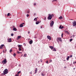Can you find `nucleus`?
<instances>
[{
  "mask_svg": "<svg viewBox=\"0 0 76 76\" xmlns=\"http://www.w3.org/2000/svg\"><path fill=\"white\" fill-rule=\"evenodd\" d=\"M34 6H35L36 4V3H34Z\"/></svg>",
  "mask_w": 76,
  "mask_h": 76,
  "instance_id": "obj_42",
  "label": "nucleus"
},
{
  "mask_svg": "<svg viewBox=\"0 0 76 76\" xmlns=\"http://www.w3.org/2000/svg\"><path fill=\"white\" fill-rule=\"evenodd\" d=\"M61 26H62L61 25L60 26H59V28L60 29H62L64 28V26H62V27Z\"/></svg>",
  "mask_w": 76,
  "mask_h": 76,
  "instance_id": "obj_12",
  "label": "nucleus"
},
{
  "mask_svg": "<svg viewBox=\"0 0 76 76\" xmlns=\"http://www.w3.org/2000/svg\"><path fill=\"white\" fill-rule=\"evenodd\" d=\"M42 75V76H45V74H44L42 73L41 74Z\"/></svg>",
  "mask_w": 76,
  "mask_h": 76,
  "instance_id": "obj_29",
  "label": "nucleus"
},
{
  "mask_svg": "<svg viewBox=\"0 0 76 76\" xmlns=\"http://www.w3.org/2000/svg\"><path fill=\"white\" fill-rule=\"evenodd\" d=\"M46 63H47L48 64V61H46Z\"/></svg>",
  "mask_w": 76,
  "mask_h": 76,
  "instance_id": "obj_41",
  "label": "nucleus"
},
{
  "mask_svg": "<svg viewBox=\"0 0 76 76\" xmlns=\"http://www.w3.org/2000/svg\"><path fill=\"white\" fill-rule=\"evenodd\" d=\"M11 28V27L10 28Z\"/></svg>",
  "mask_w": 76,
  "mask_h": 76,
  "instance_id": "obj_57",
  "label": "nucleus"
},
{
  "mask_svg": "<svg viewBox=\"0 0 76 76\" xmlns=\"http://www.w3.org/2000/svg\"><path fill=\"white\" fill-rule=\"evenodd\" d=\"M47 38H48V39L49 40H51V37L50 36H48L47 37Z\"/></svg>",
  "mask_w": 76,
  "mask_h": 76,
  "instance_id": "obj_8",
  "label": "nucleus"
},
{
  "mask_svg": "<svg viewBox=\"0 0 76 76\" xmlns=\"http://www.w3.org/2000/svg\"><path fill=\"white\" fill-rule=\"evenodd\" d=\"M39 23V21H38L36 23V24L37 25V24H38Z\"/></svg>",
  "mask_w": 76,
  "mask_h": 76,
  "instance_id": "obj_21",
  "label": "nucleus"
},
{
  "mask_svg": "<svg viewBox=\"0 0 76 76\" xmlns=\"http://www.w3.org/2000/svg\"><path fill=\"white\" fill-rule=\"evenodd\" d=\"M4 46V45H2L1 46H0V49H2V47H3Z\"/></svg>",
  "mask_w": 76,
  "mask_h": 76,
  "instance_id": "obj_14",
  "label": "nucleus"
},
{
  "mask_svg": "<svg viewBox=\"0 0 76 76\" xmlns=\"http://www.w3.org/2000/svg\"><path fill=\"white\" fill-rule=\"evenodd\" d=\"M21 38V36H18V37L17 39H19Z\"/></svg>",
  "mask_w": 76,
  "mask_h": 76,
  "instance_id": "obj_17",
  "label": "nucleus"
},
{
  "mask_svg": "<svg viewBox=\"0 0 76 76\" xmlns=\"http://www.w3.org/2000/svg\"><path fill=\"white\" fill-rule=\"evenodd\" d=\"M49 16L48 18V20H51L52 18V16L51 14H49Z\"/></svg>",
  "mask_w": 76,
  "mask_h": 76,
  "instance_id": "obj_4",
  "label": "nucleus"
},
{
  "mask_svg": "<svg viewBox=\"0 0 76 76\" xmlns=\"http://www.w3.org/2000/svg\"><path fill=\"white\" fill-rule=\"evenodd\" d=\"M41 28H42V26H41Z\"/></svg>",
  "mask_w": 76,
  "mask_h": 76,
  "instance_id": "obj_50",
  "label": "nucleus"
},
{
  "mask_svg": "<svg viewBox=\"0 0 76 76\" xmlns=\"http://www.w3.org/2000/svg\"><path fill=\"white\" fill-rule=\"evenodd\" d=\"M63 35H64V34H63V33L62 34H61V37H63Z\"/></svg>",
  "mask_w": 76,
  "mask_h": 76,
  "instance_id": "obj_30",
  "label": "nucleus"
},
{
  "mask_svg": "<svg viewBox=\"0 0 76 76\" xmlns=\"http://www.w3.org/2000/svg\"><path fill=\"white\" fill-rule=\"evenodd\" d=\"M38 18H36V19H37Z\"/></svg>",
  "mask_w": 76,
  "mask_h": 76,
  "instance_id": "obj_51",
  "label": "nucleus"
},
{
  "mask_svg": "<svg viewBox=\"0 0 76 76\" xmlns=\"http://www.w3.org/2000/svg\"><path fill=\"white\" fill-rule=\"evenodd\" d=\"M16 54L14 53L13 54V56H14L15 57L16 56Z\"/></svg>",
  "mask_w": 76,
  "mask_h": 76,
  "instance_id": "obj_26",
  "label": "nucleus"
},
{
  "mask_svg": "<svg viewBox=\"0 0 76 76\" xmlns=\"http://www.w3.org/2000/svg\"><path fill=\"white\" fill-rule=\"evenodd\" d=\"M53 51H56V48H54L53 49Z\"/></svg>",
  "mask_w": 76,
  "mask_h": 76,
  "instance_id": "obj_23",
  "label": "nucleus"
},
{
  "mask_svg": "<svg viewBox=\"0 0 76 76\" xmlns=\"http://www.w3.org/2000/svg\"><path fill=\"white\" fill-rule=\"evenodd\" d=\"M72 20V19H71V20Z\"/></svg>",
  "mask_w": 76,
  "mask_h": 76,
  "instance_id": "obj_55",
  "label": "nucleus"
},
{
  "mask_svg": "<svg viewBox=\"0 0 76 76\" xmlns=\"http://www.w3.org/2000/svg\"><path fill=\"white\" fill-rule=\"evenodd\" d=\"M10 13H8L7 14V16H10Z\"/></svg>",
  "mask_w": 76,
  "mask_h": 76,
  "instance_id": "obj_28",
  "label": "nucleus"
},
{
  "mask_svg": "<svg viewBox=\"0 0 76 76\" xmlns=\"http://www.w3.org/2000/svg\"><path fill=\"white\" fill-rule=\"evenodd\" d=\"M20 53H22L21 52H20Z\"/></svg>",
  "mask_w": 76,
  "mask_h": 76,
  "instance_id": "obj_53",
  "label": "nucleus"
},
{
  "mask_svg": "<svg viewBox=\"0 0 76 76\" xmlns=\"http://www.w3.org/2000/svg\"><path fill=\"white\" fill-rule=\"evenodd\" d=\"M76 63V61H75V62H74L73 64H75Z\"/></svg>",
  "mask_w": 76,
  "mask_h": 76,
  "instance_id": "obj_39",
  "label": "nucleus"
},
{
  "mask_svg": "<svg viewBox=\"0 0 76 76\" xmlns=\"http://www.w3.org/2000/svg\"><path fill=\"white\" fill-rule=\"evenodd\" d=\"M72 39H70L69 41H70V42H71L72 41Z\"/></svg>",
  "mask_w": 76,
  "mask_h": 76,
  "instance_id": "obj_37",
  "label": "nucleus"
},
{
  "mask_svg": "<svg viewBox=\"0 0 76 76\" xmlns=\"http://www.w3.org/2000/svg\"><path fill=\"white\" fill-rule=\"evenodd\" d=\"M31 73V74H32V73Z\"/></svg>",
  "mask_w": 76,
  "mask_h": 76,
  "instance_id": "obj_56",
  "label": "nucleus"
},
{
  "mask_svg": "<svg viewBox=\"0 0 76 76\" xmlns=\"http://www.w3.org/2000/svg\"><path fill=\"white\" fill-rule=\"evenodd\" d=\"M51 16H52V17H54V15L53 14H52V15H51Z\"/></svg>",
  "mask_w": 76,
  "mask_h": 76,
  "instance_id": "obj_36",
  "label": "nucleus"
},
{
  "mask_svg": "<svg viewBox=\"0 0 76 76\" xmlns=\"http://www.w3.org/2000/svg\"><path fill=\"white\" fill-rule=\"evenodd\" d=\"M11 36H14V34H11Z\"/></svg>",
  "mask_w": 76,
  "mask_h": 76,
  "instance_id": "obj_38",
  "label": "nucleus"
},
{
  "mask_svg": "<svg viewBox=\"0 0 76 76\" xmlns=\"http://www.w3.org/2000/svg\"><path fill=\"white\" fill-rule=\"evenodd\" d=\"M40 61H41V62H42V59H41L40 60Z\"/></svg>",
  "mask_w": 76,
  "mask_h": 76,
  "instance_id": "obj_35",
  "label": "nucleus"
},
{
  "mask_svg": "<svg viewBox=\"0 0 76 76\" xmlns=\"http://www.w3.org/2000/svg\"><path fill=\"white\" fill-rule=\"evenodd\" d=\"M4 52V51H3V52Z\"/></svg>",
  "mask_w": 76,
  "mask_h": 76,
  "instance_id": "obj_52",
  "label": "nucleus"
},
{
  "mask_svg": "<svg viewBox=\"0 0 76 76\" xmlns=\"http://www.w3.org/2000/svg\"><path fill=\"white\" fill-rule=\"evenodd\" d=\"M19 74H17L16 75H15V76H19Z\"/></svg>",
  "mask_w": 76,
  "mask_h": 76,
  "instance_id": "obj_40",
  "label": "nucleus"
},
{
  "mask_svg": "<svg viewBox=\"0 0 76 76\" xmlns=\"http://www.w3.org/2000/svg\"><path fill=\"white\" fill-rule=\"evenodd\" d=\"M8 42H12V40H11V38H9L8 39Z\"/></svg>",
  "mask_w": 76,
  "mask_h": 76,
  "instance_id": "obj_11",
  "label": "nucleus"
},
{
  "mask_svg": "<svg viewBox=\"0 0 76 76\" xmlns=\"http://www.w3.org/2000/svg\"><path fill=\"white\" fill-rule=\"evenodd\" d=\"M50 62H52V60H50Z\"/></svg>",
  "mask_w": 76,
  "mask_h": 76,
  "instance_id": "obj_44",
  "label": "nucleus"
},
{
  "mask_svg": "<svg viewBox=\"0 0 76 76\" xmlns=\"http://www.w3.org/2000/svg\"><path fill=\"white\" fill-rule=\"evenodd\" d=\"M37 20V18H35L34 19V20Z\"/></svg>",
  "mask_w": 76,
  "mask_h": 76,
  "instance_id": "obj_32",
  "label": "nucleus"
},
{
  "mask_svg": "<svg viewBox=\"0 0 76 76\" xmlns=\"http://www.w3.org/2000/svg\"><path fill=\"white\" fill-rule=\"evenodd\" d=\"M17 30V29L15 27L13 29V30L15 31H16Z\"/></svg>",
  "mask_w": 76,
  "mask_h": 76,
  "instance_id": "obj_18",
  "label": "nucleus"
},
{
  "mask_svg": "<svg viewBox=\"0 0 76 76\" xmlns=\"http://www.w3.org/2000/svg\"><path fill=\"white\" fill-rule=\"evenodd\" d=\"M12 51V49H10V53H11Z\"/></svg>",
  "mask_w": 76,
  "mask_h": 76,
  "instance_id": "obj_24",
  "label": "nucleus"
},
{
  "mask_svg": "<svg viewBox=\"0 0 76 76\" xmlns=\"http://www.w3.org/2000/svg\"><path fill=\"white\" fill-rule=\"evenodd\" d=\"M18 50L19 51H20L21 50V49L20 48H19L18 49Z\"/></svg>",
  "mask_w": 76,
  "mask_h": 76,
  "instance_id": "obj_25",
  "label": "nucleus"
},
{
  "mask_svg": "<svg viewBox=\"0 0 76 76\" xmlns=\"http://www.w3.org/2000/svg\"><path fill=\"white\" fill-rule=\"evenodd\" d=\"M70 58V57L69 56H68L67 58H66L67 60H69V58Z\"/></svg>",
  "mask_w": 76,
  "mask_h": 76,
  "instance_id": "obj_19",
  "label": "nucleus"
},
{
  "mask_svg": "<svg viewBox=\"0 0 76 76\" xmlns=\"http://www.w3.org/2000/svg\"><path fill=\"white\" fill-rule=\"evenodd\" d=\"M9 72V71H8V69H4V71H3V73L4 74H7Z\"/></svg>",
  "mask_w": 76,
  "mask_h": 76,
  "instance_id": "obj_3",
  "label": "nucleus"
},
{
  "mask_svg": "<svg viewBox=\"0 0 76 76\" xmlns=\"http://www.w3.org/2000/svg\"><path fill=\"white\" fill-rule=\"evenodd\" d=\"M19 26L20 27L22 28L23 26V25L22 24H20V25Z\"/></svg>",
  "mask_w": 76,
  "mask_h": 76,
  "instance_id": "obj_16",
  "label": "nucleus"
},
{
  "mask_svg": "<svg viewBox=\"0 0 76 76\" xmlns=\"http://www.w3.org/2000/svg\"><path fill=\"white\" fill-rule=\"evenodd\" d=\"M54 1H56L57 0H54Z\"/></svg>",
  "mask_w": 76,
  "mask_h": 76,
  "instance_id": "obj_45",
  "label": "nucleus"
},
{
  "mask_svg": "<svg viewBox=\"0 0 76 76\" xmlns=\"http://www.w3.org/2000/svg\"><path fill=\"white\" fill-rule=\"evenodd\" d=\"M25 24V23H23L22 24V25H24Z\"/></svg>",
  "mask_w": 76,
  "mask_h": 76,
  "instance_id": "obj_43",
  "label": "nucleus"
},
{
  "mask_svg": "<svg viewBox=\"0 0 76 76\" xmlns=\"http://www.w3.org/2000/svg\"><path fill=\"white\" fill-rule=\"evenodd\" d=\"M57 40L58 43H59V41L62 42L61 39V37H58L57 38Z\"/></svg>",
  "mask_w": 76,
  "mask_h": 76,
  "instance_id": "obj_2",
  "label": "nucleus"
},
{
  "mask_svg": "<svg viewBox=\"0 0 76 76\" xmlns=\"http://www.w3.org/2000/svg\"><path fill=\"white\" fill-rule=\"evenodd\" d=\"M20 73H21V72L20 71H19L18 72H17V73L18 74H20Z\"/></svg>",
  "mask_w": 76,
  "mask_h": 76,
  "instance_id": "obj_27",
  "label": "nucleus"
},
{
  "mask_svg": "<svg viewBox=\"0 0 76 76\" xmlns=\"http://www.w3.org/2000/svg\"><path fill=\"white\" fill-rule=\"evenodd\" d=\"M18 47L20 48H22V45H18Z\"/></svg>",
  "mask_w": 76,
  "mask_h": 76,
  "instance_id": "obj_9",
  "label": "nucleus"
},
{
  "mask_svg": "<svg viewBox=\"0 0 76 76\" xmlns=\"http://www.w3.org/2000/svg\"><path fill=\"white\" fill-rule=\"evenodd\" d=\"M6 51H7V50H5V53H6Z\"/></svg>",
  "mask_w": 76,
  "mask_h": 76,
  "instance_id": "obj_46",
  "label": "nucleus"
},
{
  "mask_svg": "<svg viewBox=\"0 0 76 76\" xmlns=\"http://www.w3.org/2000/svg\"><path fill=\"white\" fill-rule=\"evenodd\" d=\"M33 43V41L32 40L30 41L29 42V43L30 44H32Z\"/></svg>",
  "mask_w": 76,
  "mask_h": 76,
  "instance_id": "obj_10",
  "label": "nucleus"
},
{
  "mask_svg": "<svg viewBox=\"0 0 76 76\" xmlns=\"http://www.w3.org/2000/svg\"><path fill=\"white\" fill-rule=\"evenodd\" d=\"M39 61H38V63H39Z\"/></svg>",
  "mask_w": 76,
  "mask_h": 76,
  "instance_id": "obj_49",
  "label": "nucleus"
},
{
  "mask_svg": "<svg viewBox=\"0 0 76 76\" xmlns=\"http://www.w3.org/2000/svg\"><path fill=\"white\" fill-rule=\"evenodd\" d=\"M64 32H65V33H66L68 35H69V32H68V31H66V30H65L64 31Z\"/></svg>",
  "mask_w": 76,
  "mask_h": 76,
  "instance_id": "obj_7",
  "label": "nucleus"
},
{
  "mask_svg": "<svg viewBox=\"0 0 76 76\" xmlns=\"http://www.w3.org/2000/svg\"><path fill=\"white\" fill-rule=\"evenodd\" d=\"M72 55H70V56H69V57H70V58H72Z\"/></svg>",
  "mask_w": 76,
  "mask_h": 76,
  "instance_id": "obj_34",
  "label": "nucleus"
},
{
  "mask_svg": "<svg viewBox=\"0 0 76 76\" xmlns=\"http://www.w3.org/2000/svg\"><path fill=\"white\" fill-rule=\"evenodd\" d=\"M6 58H5L4 60L2 61V63H3V64L4 65V64L7 63V61L6 60Z\"/></svg>",
  "mask_w": 76,
  "mask_h": 76,
  "instance_id": "obj_1",
  "label": "nucleus"
},
{
  "mask_svg": "<svg viewBox=\"0 0 76 76\" xmlns=\"http://www.w3.org/2000/svg\"><path fill=\"white\" fill-rule=\"evenodd\" d=\"M54 24V22L53 21H52L50 23V26L52 27L53 26V25Z\"/></svg>",
  "mask_w": 76,
  "mask_h": 76,
  "instance_id": "obj_5",
  "label": "nucleus"
},
{
  "mask_svg": "<svg viewBox=\"0 0 76 76\" xmlns=\"http://www.w3.org/2000/svg\"><path fill=\"white\" fill-rule=\"evenodd\" d=\"M29 16V14H27V15H26V16L27 17H28Z\"/></svg>",
  "mask_w": 76,
  "mask_h": 76,
  "instance_id": "obj_31",
  "label": "nucleus"
},
{
  "mask_svg": "<svg viewBox=\"0 0 76 76\" xmlns=\"http://www.w3.org/2000/svg\"><path fill=\"white\" fill-rule=\"evenodd\" d=\"M62 16H61L59 18V19L60 20L62 19Z\"/></svg>",
  "mask_w": 76,
  "mask_h": 76,
  "instance_id": "obj_20",
  "label": "nucleus"
},
{
  "mask_svg": "<svg viewBox=\"0 0 76 76\" xmlns=\"http://www.w3.org/2000/svg\"><path fill=\"white\" fill-rule=\"evenodd\" d=\"M37 68H36L35 69V74H36L37 72Z\"/></svg>",
  "mask_w": 76,
  "mask_h": 76,
  "instance_id": "obj_15",
  "label": "nucleus"
},
{
  "mask_svg": "<svg viewBox=\"0 0 76 76\" xmlns=\"http://www.w3.org/2000/svg\"><path fill=\"white\" fill-rule=\"evenodd\" d=\"M17 53H18V54H20V52L19 51H17Z\"/></svg>",
  "mask_w": 76,
  "mask_h": 76,
  "instance_id": "obj_33",
  "label": "nucleus"
},
{
  "mask_svg": "<svg viewBox=\"0 0 76 76\" xmlns=\"http://www.w3.org/2000/svg\"><path fill=\"white\" fill-rule=\"evenodd\" d=\"M28 13H29V11H28Z\"/></svg>",
  "mask_w": 76,
  "mask_h": 76,
  "instance_id": "obj_47",
  "label": "nucleus"
},
{
  "mask_svg": "<svg viewBox=\"0 0 76 76\" xmlns=\"http://www.w3.org/2000/svg\"><path fill=\"white\" fill-rule=\"evenodd\" d=\"M74 69H75V68H74Z\"/></svg>",
  "mask_w": 76,
  "mask_h": 76,
  "instance_id": "obj_54",
  "label": "nucleus"
},
{
  "mask_svg": "<svg viewBox=\"0 0 76 76\" xmlns=\"http://www.w3.org/2000/svg\"><path fill=\"white\" fill-rule=\"evenodd\" d=\"M28 34H30V32H29V31L28 32Z\"/></svg>",
  "mask_w": 76,
  "mask_h": 76,
  "instance_id": "obj_48",
  "label": "nucleus"
},
{
  "mask_svg": "<svg viewBox=\"0 0 76 76\" xmlns=\"http://www.w3.org/2000/svg\"><path fill=\"white\" fill-rule=\"evenodd\" d=\"M27 56L26 54H25L23 55V57H26Z\"/></svg>",
  "mask_w": 76,
  "mask_h": 76,
  "instance_id": "obj_22",
  "label": "nucleus"
},
{
  "mask_svg": "<svg viewBox=\"0 0 76 76\" xmlns=\"http://www.w3.org/2000/svg\"><path fill=\"white\" fill-rule=\"evenodd\" d=\"M49 48L51 49L52 50L53 49H54V47L51 46H49Z\"/></svg>",
  "mask_w": 76,
  "mask_h": 76,
  "instance_id": "obj_13",
  "label": "nucleus"
},
{
  "mask_svg": "<svg viewBox=\"0 0 76 76\" xmlns=\"http://www.w3.org/2000/svg\"><path fill=\"white\" fill-rule=\"evenodd\" d=\"M73 26H76V21H74L72 23Z\"/></svg>",
  "mask_w": 76,
  "mask_h": 76,
  "instance_id": "obj_6",
  "label": "nucleus"
}]
</instances>
